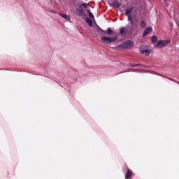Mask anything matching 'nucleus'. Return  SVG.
<instances>
[{"instance_id":"f257e3e1","label":"nucleus","mask_w":179,"mask_h":179,"mask_svg":"<svg viewBox=\"0 0 179 179\" xmlns=\"http://www.w3.org/2000/svg\"><path fill=\"white\" fill-rule=\"evenodd\" d=\"M134 10V7H128V8L126 10L125 15L128 17L129 22H131L132 26H135L136 27H138V20H132L131 17V12Z\"/></svg>"},{"instance_id":"f03ea898","label":"nucleus","mask_w":179,"mask_h":179,"mask_svg":"<svg viewBox=\"0 0 179 179\" xmlns=\"http://www.w3.org/2000/svg\"><path fill=\"white\" fill-rule=\"evenodd\" d=\"M96 27L97 29H96V31H97V33H99L100 36H106L107 34H108L109 36H111V34L114 33L113 30H111V28H108L107 31H106L103 30L101 28H100V27H99V25L97 24H96Z\"/></svg>"},{"instance_id":"7ed1b4c3","label":"nucleus","mask_w":179,"mask_h":179,"mask_svg":"<svg viewBox=\"0 0 179 179\" xmlns=\"http://www.w3.org/2000/svg\"><path fill=\"white\" fill-rule=\"evenodd\" d=\"M117 36H115V37H107V36H101V41L102 43H105L106 44H110L111 43H114L117 38Z\"/></svg>"},{"instance_id":"20e7f679","label":"nucleus","mask_w":179,"mask_h":179,"mask_svg":"<svg viewBox=\"0 0 179 179\" xmlns=\"http://www.w3.org/2000/svg\"><path fill=\"white\" fill-rule=\"evenodd\" d=\"M134 47V43L132 41H127L124 42L122 45H120L117 47L120 50H124V48H126L127 50H129V48H132Z\"/></svg>"},{"instance_id":"39448f33","label":"nucleus","mask_w":179,"mask_h":179,"mask_svg":"<svg viewBox=\"0 0 179 179\" xmlns=\"http://www.w3.org/2000/svg\"><path fill=\"white\" fill-rule=\"evenodd\" d=\"M171 43V41L168 40V41H163L161 40L157 43L156 48H163V47H167L169 44Z\"/></svg>"},{"instance_id":"423d86ee","label":"nucleus","mask_w":179,"mask_h":179,"mask_svg":"<svg viewBox=\"0 0 179 179\" xmlns=\"http://www.w3.org/2000/svg\"><path fill=\"white\" fill-rule=\"evenodd\" d=\"M140 52L141 54H143V55H149L150 54V51H149V49L147 45H142L140 47Z\"/></svg>"},{"instance_id":"0eeeda50","label":"nucleus","mask_w":179,"mask_h":179,"mask_svg":"<svg viewBox=\"0 0 179 179\" xmlns=\"http://www.w3.org/2000/svg\"><path fill=\"white\" fill-rule=\"evenodd\" d=\"M78 16H80V17H86V14L83 11V8L82 7H80L78 9Z\"/></svg>"},{"instance_id":"6e6552de","label":"nucleus","mask_w":179,"mask_h":179,"mask_svg":"<svg viewBox=\"0 0 179 179\" xmlns=\"http://www.w3.org/2000/svg\"><path fill=\"white\" fill-rule=\"evenodd\" d=\"M153 31V29H152V27H147L143 34V37H145V36H148V34H149V33H152Z\"/></svg>"},{"instance_id":"1a4fd4ad","label":"nucleus","mask_w":179,"mask_h":179,"mask_svg":"<svg viewBox=\"0 0 179 179\" xmlns=\"http://www.w3.org/2000/svg\"><path fill=\"white\" fill-rule=\"evenodd\" d=\"M133 174L134 173H132V171H131V169H128L127 172L126 173V179H131Z\"/></svg>"},{"instance_id":"9d476101","label":"nucleus","mask_w":179,"mask_h":179,"mask_svg":"<svg viewBox=\"0 0 179 179\" xmlns=\"http://www.w3.org/2000/svg\"><path fill=\"white\" fill-rule=\"evenodd\" d=\"M85 22L90 27H93V21H92L90 18L86 17Z\"/></svg>"},{"instance_id":"9b49d317","label":"nucleus","mask_w":179,"mask_h":179,"mask_svg":"<svg viewBox=\"0 0 179 179\" xmlns=\"http://www.w3.org/2000/svg\"><path fill=\"white\" fill-rule=\"evenodd\" d=\"M113 8H117V9H120V8H121V4H120V3H118V1H115L113 3Z\"/></svg>"},{"instance_id":"f8f14e48","label":"nucleus","mask_w":179,"mask_h":179,"mask_svg":"<svg viewBox=\"0 0 179 179\" xmlns=\"http://www.w3.org/2000/svg\"><path fill=\"white\" fill-rule=\"evenodd\" d=\"M59 15L62 16V17H64V19H66V20H71V17L69 15L61 13H59Z\"/></svg>"},{"instance_id":"ddd939ff","label":"nucleus","mask_w":179,"mask_h":179,"mask_svg":"<svg viewBox=\"0 0 179 179\" xmlns=\"http://www.w3.org/2000/svg\"><path fill=\"white\" fill-rule=\"evenodd\" d=\"M120 33L121 34V36H124V33H128V31H127V29H125V27H122L120 30Z\"/></svg>"},{"instance_id":"4468645a","label":"nucleus","mask_w":179,"mask_h":179,"mask_svg":"<svg viewBox=\"0 0 179 179\" xmlns=\"http://www.w3.org/2000/svg\"><path fill=\"white\" fill-rule=\"evenodd\" d=\"M156 75H159V76H163V78H166V79H169V80H171L172 82H177V80H174V79H173V78H168V77H166V76H162V75H161V74H159V73H155Z\"/></svg>"},{"instance_id":"2eb2a0df","label":"nucleus","mask_w":179,"mask_h":179,"mask_svg":"<svg viewBox=\"0 0 179 179\" xmlns=\"http://www.w3.org/2000/svg\"><path fill=\"white\" fill-rule=\"evenodd\" d=\"M87 12H88V16H89L91 19H93V20H94V15H93V13H92V12L90 11V10H88Z\"/></svg>"},{"instance_id":"dca6fc26","label":"nucleus","mask_w":179,"mask_h":179,"mask_svg":"<svg viewBox=\"0 0 179 179\" xmlns=\"http://www.w3.org/2000/svg\"><path fill=\"white\" fill-rule=\"evenodd\" d=\"M140 27L142 29H145V27H146V22H145V21H141V22L140 24Z\"/></svg>"},{"instance_id":"f3484780","label":"nucleus","mask_w":179,"mask_h":179,"mask_svg":"<svg viewBox=\"0 0 179 179\" xmlns=\"http://www.w3.org/2000/svg\"><path fill=\"white\" fill-rule=\"evenodd\" d=\"M152 43H155L157 41V37L156 36H153L151 38Z\"/></svg>"},{"instance_id":"a211bd4d","label":"nucleus","mask_w":179,"mask_h":179,"mask_svg":"<svg viewBox=\"0 0 179 179\" xmlns=\"http://www.w3.org/2000/svg\"><path fill=\"white\" fill-rule=\"evenodd\" d=\"M81 6H83V8H87V4L86 3H83Z\"/></svg>"},{"instance_id":"6ab92c4d","label":"nucleus","mask_w":179,"mask_h":179,"mask_svg":"<svg viewBox=\"0 0 179 179\" xmlns=\"http://www.w3.org/2000/svg\"><path fill=\"white\" fill-rule=\"evenodd\" d=\"M139 65H142V64H134V65H132V66H133V67L139 66Z\"/></svg>"},{"instance_id":"aec40b11","label":"nucleus","mask_w":179,"mask_h":179,"mask_svg":"<svg viewBox=\"0 0 179 179\" xmlns=\"http://www.w3.org/2000/svg\"><path fill=\"white\" fill-rule=\"evenodd\" d=\"M176 83H178V85H179V82L178 81H176Z\"/></svg>"},{"instance_id":"412c9836","label":"nucleus","mask_w":179,"mask_h":179,"mask_svg":"<svg viewBox=\"0 0 179 179\" xmlns=\"http://www.w3.org/2000/svg\"><path fill=\"white\" fill-rule=\"evenodd\" d=\"M164 2H166L167 0H164Z\"/></svg>"}]
</instances>
